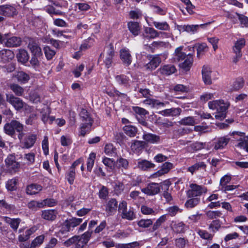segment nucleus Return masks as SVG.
I'll return each mask as SVG.
<instances>
[{"instance_id": "obj_1", "label": "nucleus", "mask_w": 248, "mask_h": 248, "mask_svg": "<svg viewBox=\"0 0 248 248\" xmlns=\"http://www.w3.org/2000/svg\"><path fill=\"white\" fill-rule=\"evenodd\" d=\"M229 106V103L222 100H214L208 103V107L210 109H216L217 112L215 117L216 119L220 121H222L225 118L226 111Z\"/></svg>"}, {"instance_id": "obj_2", "label": "nucleus", "mask_w": 248, "mask_h": 248, "mask_svg": "<svg viewBox=\"0 0 248 248\" xmlns=\"http://www.w3.org/2000/svg\"><path fill=\"white\" fill-rule=\"evenodd\" d=\"M231 135L235 142V146L248 153V135L246 136L245 133L240 131H233Z\"/></svg>"}, {"instance_id": "obj_3", "label": "nucleus", "mask_w": 248, "mask_h": 248, "mask_svg": "<svg viewBox=\"0 0 248 248\" xmlns=\"http://www.w3.org/2000/svg\"><path fill=\"white\" fill-rule=\"evenodd\" d=\"M20 38L16 36H10L9 34L0 33V43L8 47H17L21 44Z\"/></svg>"}, {"instance_id": "obj_4", "label": "nucleus", "mask_w": 248, "mask_h": 248, "mask_svg": "<svg viewBox=\"0 0 248 248\" xmlns=\"http://www.w3.org/2000/svg\"><path fill=\"white\" fill-rule=\"evenodd\" d=\"M80 116L82 118L83 123L80 127V134L84 136L91 130L93 124V120L91 118L87 111L82 109L80 112Z\"/></svg>"}, {"instance_id": "obj_5", "label": "nucleus", "mask_w": 248, "mask_h": 248, "mask_svg": "<svg viewBox=\"0 0 248 248\" xmlns=\"http://www.w3.org/2000/svg\"><path fill=\"white\" fill-rule=\"evenodd\" d=\"M6 100L16 110L24 108L26 111H31V108L29 106L23 102L20 98L13 94H6Z\"/></svg>"}, {"instance_id": "obj_6", "label": "nucleus", "mask_w": 248, "mask_h": 248, "mask_svg": "<svg viewBox=\"0 0 248 248\" xmlns=\"http://www.w3.org/2000/svg\"><path fill=\"white\" fill-rule=\"evenodd\" d=\"M23 129V124L16 120H13L10 123L6 124L4 126L5 133L11 136L15 134V130L20 132Z\"/></svg>"}, {"instance_id": "obj_7", "label": "nucleus", "mask_w": 248, "mask_h": 248, "mask_svg": "<svg viewBox=\"0 0 248 248\" xmlns=\"http://www.w3.org/2000/svg\"><path fill=\"white\" fill-rule=\"evenodd\" d=\"M106 54L100 55L99 61H103L107 68H109L112 63V59L114 56L115 51L112 44H109L106 47Z\"/></svg>"}, {"instance_id": "obj_8", "label": "nucleus", "mask_w": 248, "mask_h": 248, "mask_svg": "<svg viewBox=\"0 0 248 248\" xmlns=\"http://www.w3.org/2000/svg\"><path fill=\"white\" fill-rule=\"evenodd\" d=\"M210 22L200 25H178L177 29L180 32L186 31L189 33L194 34L198 32L200 28H204L209 25Z\"/></svg>"}, {"instance_id": "obj_9", "label": "nucleus", "mask_w": 248, "mask_h": 248, "mask_svg": "<svg viewBox=\"0 0 248 248\" xmlns=\"http://www.w3.org/2000/svg\"><path fill=\"white\" fill-rule=\"evenodd\" d=\"M190 189L187 191V195L189 198L200 196L203 193H206V189L201 186L191 184L189 186Z\"/></svg>"}, {"instance_id": "obj_10", "label": "nucleus", "mask_w": 248, "mask_h": 248, "mask_svg": "<svg viewBox=\"0 0 248 248\" xmlns=\"http://www.w3.org/2000/svg\"><path fill=\"white\" fill-rule=\"evenodd\" d=\"M160 190L159 184L155 183H150L145 187L141 189V191L143 193L148 196L155 195L158 194Z\"/></svg>"}, {"instance_id": "obj_11", "label": "nucleus", "mask_w": 248, "mask_h": 248, "mask_svg": "<svg viewBox=\"0 0 248 248\" xmlns=\"http://www.w3.org/2000/svg\"><path fill=\"white\" fill-rule=\"evenodd\" d=\"M212 71L211 67L207 64L203 65L202 68V79L206 85L212 84Z\"/></svg>"}, {"instance_id": "obj_12", "label": "nucleus", "mask_w": 248, "mask_h": 248, "mask_svg": "<svg viewBox=\"0 0 248 248\" xmlns=\"http://www.w3.org/2000/svg\"><path fill=\"white\" fill-rule=\"evenodd\" d=\"M120 58L123 63L128 66L131 64L132 61V57L130 50L126 47H123L120 50Z\"/></svg>"}, {"instance_id": "obj_13", "label": "nucleus", "mask_w": 248, "mask_h": 248, "mask_svg": "<svg viewBox=\"0 0 248 248\" xmlns=\"http://www.w3.org/2000/svg\"><path fill=\"white\" fill-rule=\"evenodd\" d=\"M143 103L146 105L150 106L151 108L156 109L163 108L167 105L169 104V102L168 101L163 102L153 98H147L143 101Z\"/></svg>"}, {"instance_id": "obj_14", "label": "nucleus", "mask_w": 248, "mask_h": 248, "mask_svg": "<svg viewBox=\"0 0 248 248\" xmlns=\"http://www.w3.org/2000/svg\"><path fill=\"white\" fill-rule=\"evenodd\" d=\"M135 168L141 170H148L155 166L152 162L146 159H138L135 162Z\"/></svg>"}, {"instance_id": "obj_15", "label": "nucleus", "mask_w": 248, "mask_h": 248, "mask_svg": "<svg viewBox=\"0 0 248 248\" xmlns=\"http://www.w3.org/2000/svg\"><path fill=\"white\" fill-rule=\"evenodd\" d=\"M149 60V62L145 65V67L147 69L150 70H155L161 62V59L159 55L151 56Z\"/></svg>"}, {"instance_id": "obj_16", "label": "nucleus", "mask_w": 248, "mask_h": 248, "mask_svg": "<svg viewBox=\"0 0 248 248\" xmlns=\"http://www.w3.org/2000/svg\"><path fill=\"white\" fill-rule=\"evenodd\" d=\"M36 230L34 227L29 229H20L19 232L20 234L18 236V240L20 242L26 241L28 240L31 234L34 233Z\"/></svg>"}, {"instance_id": "obj_17", "label": "nucleus", "mask_w": 248, "mask_h": 248, "mask_svg": "<svg viewBox=\"0 0 248 248\" xmlns=\"http://www.w3.org/2000/svg\"><path fill=\"white\" fill-rule=\"evenodd\" d=\"M42 113V121L44 123H48L51 124L54 120V117L50 116V110L49 108L46 105H44L40 111Z\"/></svg>"}, {"instance_id": "obj_18", "label": "nucleus", "mask_w": 248, "mask_h": 248, "mask_svg": "<svg viewBox=\"0 0 248 248\" xmlns=\"http://www.w3.org/2000/svg\"><path fill=\"white\" fill-rule=\"evenodd\" d=\"M173 168L172 163L169 162L164 163L161 166V169L152 175L153 178H156L162 175L167 173Z\"/></svg>"}, {"instance_id": "obj_19", "label": "nucleus", "mask_w": 248, "mask_h": 248, "mask_svg": "<svg viewBox=\"0 0 248 248\" xmlns=\"http://www.w3.org/2000/svg\"><path fill=\"white\" fill-rule=\"evenodd\" d=\"M15 57L13 51L11 50L3 49L0 51V61L6 63L12 60Z\"/></svg>"}, {"instance_id": "obj_20", "label": "nucleus", "mask_w": 248, "mask_h": 248, "mask_svg": "<svg viewBox=\"0 0 248 248\" xmlns=\"http://www.w3.org/2000/svg\"><path fill=\"white\" fill-rule=\"evenodd\" d=\"M117 202L115 199H110L106 205L105 211L108 216L113 215L116 212Z\"/></svg>"}, {"instance_id": "obj_21", "label": "nucleus", "mask_w": 248, "mask_h": 248, "mask_svg": "<svg viewBox=\"0 0 248 248\" xmlns=\"http://www.w3.org/2000/svg\"><path fill=\"white\" fill-rule=\"evenodd\" d=\"M15 156L13 155H9L5 159V162L6 165L10 170H16L19 166V165L18 162L16 161Z\"/></svg>"}, {"instance_id": "obj_22", "label": "nucleus", "mask_w": 248, "mask_h": 248, "mask_svg": "<svg viewBox=\"0 0 248 248\" xmlns=\"http://www.w3.org/2000/svg\"><path fill=\"white\" fill-rule=\"evenodd\" d=\"M82 221V218L72 217L67 219L64 223V225L66 228V231L69 232L71 228H74L79 225Z\"/></svg>"}, {"instance_id": "obj_23", "label": "nucleus", "mask_w": 248, "mask_h": 248, "mask_svg": "<svg viewBox=\"0 0 248 248\" xmlns=\"http://www.w3.org/2000/svg\"><path fill=\"white\" fill-rule=\"evenodd\" d=\"M181 109L180 108H174L166 109L158 112V113L165 117L176 116L180 114Z\"/></svg>"}, {"instance_id": "obj_24", "label": "nucleus", "mask_w": 248, "mask_h": 248, "mask_svg": "<svg viewBox=\"0 0 248 248\" xmlns=\"http://www.w3.org/2000/svg\"><path fill=\"white\" fill-rule=\"evenodd\" d=\"M36 135L30 134L26 136L23 141V148L29 149L32 147L36 140Z\"/></svg>"}, {"instance_id": "obj_25", "label": "nucleus", "mask_w": 248, "mask_h": 248, "mask_svg": "<svg viewBox=\"0 0 248 248\" xmlns=\"http://www.w3.org/2000/svg\"><path fill=\"white\" fill-rule=\"evenodd\" d=\"M28 47L31 52V55L38 57L42 56L41 48L36 42L33 41L30 42L28 44Z\"/></svg>"}, {"instance_id": "obj_26", "label": "nucleus", "mask_w": 248, "mask_h": 248, "mask_svg": "<svg viewBox=\"0 0 248 248\" xmlns=\"http://www.w3.org/2000/svg\"><path fill=\"white\" fill-rule=\"evenodd\" d=\"M160 210L158 208L153 209L146 205H142L140 207L141 213L145 215L155 216L159 213Z\"/></svg>"}, {"instance_id": "obj_27", "label": "nucleus", "mask_w": 248, "mask_h": 248, "mask_svg": "<svg viewBox=\"0 0 248 248\" xmlns=\"http://www.w3.org/2000/svg\"><path fill=\"white\" fill-rule=\"evenodd\" d=\"M43 189L42 186L37 184H32L28 185L26 187V193L28 195H35L38 193Z\"/></svg>"}, {"instance_id": "obj_28", "label": "nucleus", "mask_w": 248, "mask_h": 248, "mask_svg": "<svg viewBox=\"0 0 248 248\" xmlns=\"http://www.w3.org/2000/svg\"><path fill=\"white\" fill-rule=\"evenodd\" d=\"M16 58L18 62L22 64H25L29 60V55L26 50L19 49H18V53L16 54Z\"/></svg>"}, {"instance_id": "obj_29", "label": "nucleus", "mask_w": 248, "mask_h": 248, "mask_svg": "<svg viewBox=\"0 0 248 248\" xmlns=\"http://www.w3.org/2000/svg\"><path fill=\"white\" fill-rule=\"evenodd\" d=\"M157 71L163 75L169 76L175 73L176 68L172 65H165L159 68Z\"/></svg>"}, {"instance_id": "obj_30", "label": "nucleus", "mask_w": 248, "mask_h": 248, "mask_svg": "<svg viewBox=\"0 0 248 248\" xmlns=\"http://www.w3.org/2000/svg\"><path fill=\"white\" fill-rule=\"evenodd\" d=\"M3 221L9 224L15 231H16L20 223L19 218H11L7 217H3Z\"/></svg>"}, {"instance_id": "obj_31", "label": "nucleus", "mask_w": 248, "mask_h": 248, "mask_svg": "<svg viewBox=\"0 0 248 248\" xmlns=\"http://www.w3.org/2000/svg\"><path fill=\"white\" fill-rule=\"evenodd\" d=\"M57 212L55 210H45L42 211V217L48 220H54L56 218Z\"/></svg>"}, {"instance_id": "obj_32", "label": "nucleus", "mask_w": 248, "mask_h": 248, "mask_svg": "<svg viewBox=\"0 0 248 248\" xmlns=\"http://www.w3.org/2000/svg\"><path fill=\"white\" fill-rule=\"evenodd\" d=\"M193 61V59L192 55L189 54L187 55L186 58L185 59V61L180 64V66L185 71H187L191 68Z\"/></svg>"}, {"instance_id": "obj_33", "label": "nucleus", "mask_w": 248, "mask_h": 248, "mask_svg": "<svg viewBox=\"0 0 248 248\" xmlns=\"http://www.w3.org/2000/svg\"><path fill=\"white\" fill-rule=\"evenodd\" d=\"M229 140L230 139L227 137L219 138L215 144V149L218 150L224 148L227 145Z\"/></svg>"}, {"instance_id": "obj_34", "label": "nucleus", "mask_w": 248, "mask_h": 248, "mask_svg": "<svg viewBox=\"0 0 248 248\" xmlns=\"http://www.w3.org/2000/svg\"><path fill=\"white\" fill-rule=\"evenodd\" d=\"M143 139L146 142L152 144L158 143L160 141V137L158 136L151 133L144 134Z\"/></svg>"}, {"instance_id": "obj_35", "label": "nucleus", "mask_w": 248, "mask_h": 248, "mask_svg": "<svg viewBox=\"0 0 248 248\" xmlns=\"http://www.w3.org/2000/svg\"><path fill=\"white\" fill-rule=\"evenodd\" d=\"M128 28L130 31L134 36H137L140 31V26L137 22L130 21L128 23Z\"/></svg>"}, {"instance_id": "obj_36", "label": "nucleus", "mask_w": 248, "mask_h": 248, "mask_svg": "<svg viewBox=\"0 0 248 248\" xmlns=\"http://www.w3.org/2000/svg\"><path fill=\"white\" fill-rule=\"evenodd\" d=\"M144 32L146 35H144L145 37L154 39L159 36L161 32H158L154 28L150 27H145L144 28Z\"/></svg>"}, {"instance_id": "obj_37", "label": "nucleus", "mask_w": 248, "mask_h": 248, "mask_svg": "<svg viewBox=\"0 0 248 248\" xmlns=\"http://www.w3.org/2000/svg\"><path fill=\"white\" fill-rule=\"evenodd\" d=\"M149 26H154L155 28L158 30L162 31H169L170 30V26L165 21L160 22L154 21L152 24L148 23Z\"/></svg>"}, {"instance_id": "obj_38", "label": "nucleus", "mask_w": 248, "mask_h": 248, "mask_svg": "<svg viewBox=\"0 0 248 248\" xmlns=\"http://www.w3.org/2000/svg\"><path fill=\"white\" fill-rule=\"evenodd\" d=\"M14 76L18 82L23 84L27 83L30 79V76L23 71L17 72Z\"/></svg>"}, {"instance_id": "obj_39", "label": "nucleus", "mask_w": 248, "mask_h": 248, "mask_svg": "<svg viewBox=\"0 0 248 248\" xmlns=\"http://www.w3.org/2000/svg\"><path fill=\"white\" fill-rule=\"evenodd\" d=\"M206 168V164L203 162L197 163L188 168V170L192 174L197 170H205Z\"/></svg>"}, {"instance_id": "obj_40", "label": "nucleus", "mask_w": 248, "mask_h": 248, "mask_svg": "<svg viewBox=\"0 0 248 248\" xmlns=\"http://www.w3.org/2000/svg\"><path fill=\"white\" fill-rule=\"evenodd\" d=\"M123 130L127 136L130 137H134L137 132L136 127L131 125H126L123 127Z\"/></svg>"}, {"instance_id": "obj_41", "label": "nucleus", "mask_w": 248, "mask_h": 248, "mask_svg": "<svg viewBox=\"0 0 248 248\" xmlns=\"http://www.w3.org/2000/svg\"><path fill=\"white\" fill-rule=\"evenodd\" d=\"M96 158V154L94 152H92L89 155V156L87 159V170L91 172L94 166V160Z\"/></svg>"}, {"instance_id": "obj_42", "label": "nucleus", "mask_w": 248, "mask_h": 248, "mask_svg": "<svg viewBox=\"0 0 248 248\" xmlns=\"http://www.w3.org/2000/svg\"><path fill=\"white\" fill-rule=\"evenodd\" d=\"M5 15L6 16H13L17 14L16 8L10 5H5Z\"/></svg>"}, {"instance_id": "obj_43", "label": "nucleus", "mask_w": 248, "mask_h": 248, "mask_svg": "<svg viewBox=\"0 0 248 248\" xmlns=\"http://www.w3.org/2000/svg\"><path fill=\"white\" fill-rule=\"evenodd\" d=\"M121 217L124 219L132 220L135 218L134 212L131 209H127L120 213Z\"/></svg>"}, {"instance_id": "obj_44", "label": "nucleus", "mask_w": 248, "mask_h": 248, "mask_svg": "<svg viewBox=\"0 0 248 248\" xmlns=\"http://www.w3.org/2000/svg\"><path fill=\"white\" fill-rule=\"evenodd\" d=\"M94 39L92 37H89L81 44L80 47L81 51H85L91 47L94 43Z\"/></svg>"}, {"instance_id": "obj_45", "label": "nucleus", "mask_w": 248, "mask_h": 248, "mask_svg": "<svg viewBox=\"0 0 248 248\" xmlns=\"http://www.w3.org/2000/svg\"><path fill=\"white\" fill-rule=\"evenodd\" d=\"M245 45V40L243 38L238 40L234 44L233 47V52H241V49Z\"/></svg>"}, {"instance_id": "obj_46", "label": "nucleus", "mask_w": 248, "mask_h": 248, "mask_svg": "<svg viewBox=\"0 0 248 248\" xmlns=\"http://www.w3.org/2000/svg\"><path fill=\"white\" fill-rule=\"evenodd\" d=\"M208 50V46L206 44L203 43L198 44L197 46V56L198 58H200L204 52Z\"/></svg>"}, {"instance_id": "obj_47", "label": "nucleus", "mask_w": 248, "mask_h": 248, "mask_svg": "<svg viewBox=\"0 0 248 248\" xmlns=\"http://www.w3.org/2000/svg\"><path fill=\"white\" fill-rule=\"evenodd\" d=\"M10 88L16 95L17 96H22L24 91V89L22 87L16 84H12L10 86Z\"/></svg>"}, {"instance_id": "obj_48", "label": "nucleus", "mask_w": 248, "mask_h": 248, "mask_svg": "<svg viewBox=\"0 0 248 248\" xmlns=\"http://www.w3.org/2000/svg\"><path fill=\"white\" fill-rule=\"evenodd\" d=\"M199 198H193L187 200L185 203V206L188 208H192L197 205L200 202Z\"/></svg>"}, {"instance_id": "obj_49", "label": "nucleus", "mask_w": 248, "mask_h": 248, "mask_svg": "<svg viewBox=\"0 0 248 248\" xmlns=\"http://www.w3.org/2000/svg\"><path fill=\"white\" fill-rule=\"evenodd\" d=\"M17 183V180L16 178L9 180L6 183V188L10 191L15 190L16 189Z\"/></svg>"}, {"instance_id": "obj_50", "label": "nucleus", "mask_w": 248, "mask_h": 248, "mask_svg": "<svg viewBox=\"0 0 248 248\" xmlns=\"http://www.w3.org/2000/svg\"><path fill=\"white\" fill-rule=\"evenodd\" d=\"M180 124L185 125H194L197 122L193 117H187L182 119L180 122Z\"/></svg>"}, {"instance_id": "obj_51", "label": "nucleus", "mask_w": 248, "mask_h": 248, "mask_svg": "<svg viewBox=\"0 0 248 248\" xmlns=\"http://www.w3.org/2000/svg\"><path fill=\"white\" fill-rule=\"evenodd\" d=\"M76 176L75 169L70 168L69 171L67 173L66 178L70 185H72L74 183V180Z\"/></svg>"}, {"instance_id": "obj_52", "label": "nucleus", "mask_w": 248, "mask_h": 248, "mask_svg": "<svg viewBox=\"0 0 248 248\" xmlns=\"http://www.w3.org/2000/svg\"><path fill=\"white\" fill-rule=\"evenodd\" d=\"M183 48V46L178 47L175 49V59L179 61L186 59L187 56L186 54L182 51Z\"/></svg>"}, {"instance_id": "obj_53", "label": "nucleus", "mask_w": 248, "mask_h": 248, "mask_svg": "<svg viewBox=\"0 0 248 248\" xmlns=\"http://www.w3.org/2000/svg\"><path fill=\"white\" fill-rule=\"evenodd\" d=\"M42 203L41 201L38 202L36 201L32 200L30 201L27 204L29 208L31 210H37L38 208H42Z\"/></svg>"}, {"instance_id": "obj_54", "label": "nucleus", "mask_w": 248, "mask_h": 248, "mask_svg": "<svg viewBox=\"0 0 248 248\" xmlns=\"http://www.w3.org/2000/svg\"><path fill=\"white\" fill-rule=\"evenodd\" d=\"M24 159L28 165H32L35 161V154L33 153L26 154L24 155Z\"/></svg>"}, {"instance_id": "obj_55", "label": "nucleus", "mask_w": 248, "mask_h": 248, "mask_svg": "<svg viewBox=\"0 0 248 248\" xmlns=\"http://www.w3.org/2000/svg\"><path fill=\"white\" fill-rule=\"evenodd\" d=\"M61 143L63 146H68L71 144L72 140L68 135H63L61 137Z\"/></svg>"}, {"instance_id": "obj_56", "label": "nucleus", "mask_w": 248, "mask_h": 248, "mask_svg": "<svg viewBox=\"0 0 248 248\" xmlns=\"http://www.w3.org/2000/svg\"><path fill=\"white\" fill-rule=\"evenodd\" d=\"M171 228L174 232L180 233L184 231L185 224L183 222L174 223L172 224Z\"/></svg>"}, {"instance_id": "obj_57", "label": "nucleus", "mask_w": 248, "mask_h": 248, "mask_svg": "<svg viewBox=\"0 0 248 248\" xmlns=\"http://www.w3.org/2000/svg\"><path fill=\"white\" fill-rule=\"evenodd\" d=\"M44 50L46 58L48 60H51L56 54L55 51L48 46L45 47Z\"/></svg>"}, {"instance_id": "obj_58", "label": "nucleus", "mask_w": 248, "mask_h": 248, "mask_svg": "<svg viewBox=\"0 0 248 248\" xmlns=\"http://www.w3.org/2000/svg\"><path fill=\"white\" fill-rule=\"evenodd\" d=\"M45 236L43 235H41L37 237L32 242L31 248H34L36 246L40 245L44 240Z\"/></svg>"}, {"instance_id": "obj_59", "label": "nucleus", "mask_w": 248, "mask_h": 248, "mask_svg": "<svg viewBox=\"0 0 248 248\" xmlns=\"http://www.w3.org/2000/svg\"><path fill=\"white\" fill-rule=\"evenodd\" d=\"M153 224V221L151 219H141L138 222L139 227L142 228H148Z\"/></svg>"}, {"instance_id": "obj_60", "label": "nucleus", "mask_w": 248, "mask_h": 248, "mask_svg": "<svg viewBox=\"0 0 248 248\" xmlns=\"http://www.w3.org/2000/svg\"><path fill=\"white\" fill-rule=\"evenodd\" d=\"M208 144L197 142L191 145L192 148L195 151L200 150L205 148H208Z\"/></svg>"}, {"instance_id": "obj_61", "label": "nucleus", "mask_w": 248, "mask_h": 248, "mask_svg": "<svg viewBox=\"0 0 248 248\" xmlns=\"http://www.w3.org/2000/svg\"><path fill=\"white\" fill-rule=\"evenodd\" d=\"M116 149L111 143L107 144L105 145L104 152L108 155H112L115 153Z\"/></svg>"}, {"instance_id": "obj_62", "label": "nucleus", "mask_w": 248, "mask_h": 248, "mask_svg": "<svg viewBox=\"0 0 248 248\" xmlns=\"http://www.w3.org/2000/svg\"><path fill=\"white\" fill-rule=\"evenodd\" d=\"M206 215L208 218L213 219L221 217L222 213L219 211H209L206 212Z\"/></svg>"}, {"instance_id": "obj_63", "label": "nucleus", "mask_w": 248, "mask_h": 248, "mask_svg": "<svg viewBox=\"0 0 248 248\" xmlns=\"http://www.w3.org/2000/svg\"><path fill=\"white\" fill-rule=\"evenodd\" d=\"M42 203V208L45 206L53 207L56 204V202L53 199H46L41 201Z\"/></svg>"}, {"instance_id": "obj_64", "label": "nucleus", "mask_w": 248, "mask_h": 248, "mask_svg": "<svg viewBox=\"0 0 248 248\" xmlns=\"http://www.w3.org/2000/svg\"><path fill=\"white\" fill-rule=\"evenodd\" d=\"M124 188V184L120 182H117L114 186L115 192L117 194H121Z\"/></svg>"}]
</instances>
